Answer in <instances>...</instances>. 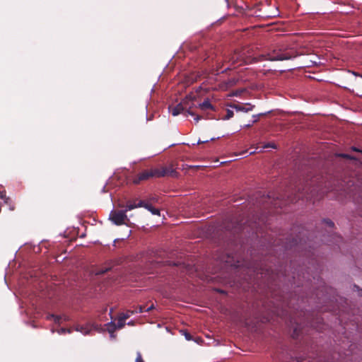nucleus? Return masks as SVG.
Segmentation results:
<instances>
[{"instance_id":"nucleus-1","label":"nucleus","mask_w":362,"mask_h":362,"mask_svg":"<svg viewBox=\"0 0 362 362\" xmlns=\"http://www.w3.org/2000/svg\"><path fill=\"white\" fill-rule=\"evenodd\" d=\"M197 107H199L200 111H203L204 102L197 101L196 95H194L193 96L189 95L186 97L176 106H169V110L173 116H177L181 113L184 114L185 116L190 115L194 117L195 123H197L202 118L201 113L198 112L197 110H194V108Z\"/></svg>"},{"instance_id":"nucleus-2","label":"nucleus","mask_w":362,"mask_h":362,"mask_svg":"<svg viewBox=\"0 0 362 362\" xmlns=\"http://www.w3.org/2000/svg\"><path fill=\"white\" fill-rule=\"evenodd\" d=\"M167 175L177 177V173L175 170L173 169L172 167H161L160 168L146 170L139 173L134 179L133 182L137 185L141 181L147 180L151 177H161Z\"/></svg>"},{"instance_id":"nucleus-3","label":"nucleus","mask_w":362,"mask_h":362,"mask_svg":"<svg viewBox=\"0 0 362 362\" xmlns=\"http://www.w3.org/2000/svg\"><path fill=\"white\" fill-rule=\"evenodd\" d=\"M298 54L293 49H274L267 54H262L260 57L263 60L269 61H283L288 60L297 57Z\"/></svg>"},{"instance_id":"nucleus-4","label":"nucleus","mask_w":362,"mask_h":362,"mask_svg":"<svg viewBox=\"0 0 362 362\" xmlns=\"http://www.w3.org/2000/svg\"><path fill=\"white\" fill-rule=\"evenodd\" d=\"M261 222H263V220L259 218L258 225H259ZM248 227L250 228L252 233H255L257 236H258L257 223L256 221L251 223L248 221L245 222H243L242 221H237L235 223L234 226L232 227L227 226L226 228L227 230L232 231L233 233H239L244 232V230L248 231Z\"/></svg>"},{"instance_id":"nucleus-5","label":"nucleus","mask_w":362,"mask_h":362,"mask_svg":"<svg viewBox=\"0 0 362 362\" xmlns=\"http://www.w3.org/2000/svg\"><path fill=\"white\" fill-rule=\"evenodd\" d=\"M227 63L229 66L226 69H235L244 63H247L245 53L243 51H235L227 57Z\"/></svg>"},{"instance_id":"nucleus-6","label":"nucleus","mask_w":362,"mask_h":362,"mask_svg":"<svg viewBox=\"0 0 362 362\" xmlns=\"http://www.w3.org/2000/svg\"><path fill=\"white\" fill-rule=\"evenodd\" d=\"M296 192L298 199L303 198L310 199L313 196V189H311L310 183L308 182L302 186H298Z\"/></svg>"},{"instance_id":"nucleus-7","label":"nucleus","mask_w":362,"mask_h":362,"mask_svg":"<svg viewBox=\"0 0 362 362\" xmlns=\"http://www.w3.org/2000/svg\"><path fill=\"white\" fill-rule=\"evenodd\" d=\"M110 218L115 224L122 225L127 220L126 211H112L110 214Z\"/></svg>"},{"instance_id":"nucleus-8","label":"nucleus","mask_w":362,"mask_h":362,"mask_svg":"<svg viewBox=\"0 0 362 362\" xmlns=\"http://www.w3.org/2000/svg\"><path fill=\"white\" fill-rule=\"evenodd\" d=\"M252 269L254 272L257 273V274H260L262 277L265 279V280L268 282L275 280L273 272L269 269L262 267L258 268L257 267H253Z\"/></svg>"},{"instance_id":"nucleus-9","label":"nucleus","mask_w":362,"mask_h":362,"mask_svg":"<svg viewBox=\"0 0 362 362\" xmlns=\"http://www.w3.org/2000/svg\"><path fill=\"white\" fill-rule=\"evenodd\" d=\"M98 329V325L97 324H90L88 323L85 325H77L76 327V330L83 333L86 335L90 333L92 330H96Z\"/></svg>"},{"instance_id":"nucleus-10","label":"nucleus","mask_w":362,"mask_h":362,"mask_svg":"<svg viewBox=\"0 0 362 362\" xmlns=\"http://www.w3.org/2000/svg\"><path fill=\"white\" fill-rule=\"evenodd\" d=\"M139 206L146 209L148 211L151 212L153 215L160 216V211L158 209L154 208L151 203L146 202V201L140 200L139 202Z\"/></svg>"},{"instance_id":"nucleus-11","label":"nucleus","mask_w":362,"mask_h":362,"mask_svg":"<svg viewBox=\"0 0 362 362\" xmlns=\"http://www.w3.org/2000/svg\"><path fill=\"white\" fill-rule=\"evenodd\" d=\"M238 80L236 79L235 78H231L226 81H223V82H221V83H219L218 88L221 90H227V89L235 86L236 83H238Z\"/></svg>"},{"instance_id":"nucleus-12","label":"nucleus","mask_w":362,"mask_h":362,"mask_svg":"<svg viewBox=\"0 0 362 362\" xmlns=\"http://www.w3.org/2000/svg\"><path fill=\"white\" fill-rule=\"evenodd\" d=\"M230 107L235 109L237 111L247 112L252 110L253 107L250 104H233L229 105Z\"/></svg>"},{"instance_id":"nucleus-13","label":"nucleus","mask_w":362,"mask_h":362,"mask_svg":"<svg viewBox=\"0 0 362 362\" xmlns=\"http://www.w3.org/2000/svg\"><path fill=\"white\" fill-rule=\"evenodd\" d=\"M122 206L124 207V206ZM137 207H140L139 206V203L137 204H136L134 203H132V202H128L127 203V205L125 206V210L124 211H126V212H127V211L132 210V209H134L135 208H137Z\"/></svg>"},{"instance_id":"nucleus-14","label":"nucleus","mask_w":362,"mask_h":362,"mask_svg":"<svg viewBox=\"0 0 362 362\" xmlns=\"http://www.w3.org/2000/svg\"><path fill=\"white\" fill-rule=\"evenodd\" d=\"M106 325H107V331L110 334H112L117 329L116 324L112 322L107 323Z\"/></svg>"},{"instance_id":"nucleus-15","label":"nucleus","mask_w":362,"mask_h":362,"mask_svg":"<svg viewBox=\"0 0 362 362\" xmlns=\"http://www.w3.org/2000/svg\"><path fill=\"white\" fill-rule=\"evenodd\" d=\"M112 269V267H104L100 269H98L95 274L96 275H102V274H104L105 273H107L108 271H110V269Z\"/></svg>"},{"instance_id":"nucleus-16","label":"nucleus","mask_w":362,"mask_h":362,"mask_svg":"<svg viewBox=\"0 0 362 362\" xmlns=\"http://www.w3.org/2000/svg\"><path fill=\"white\" fill-rule=\"evenodd\" d=\"M125 319H123V317L119 315L117 324L116 325L117 329H122L125 325Z\"/></svg>"},{"instance_id":"nucleus-17","label":"nucleus","mask_w":362,"mask_h":362,"mask_svg":"<svg viewBox=\"0 0 362 362\" xmlns=\"http://www.w3.org/2000/svg\"><path fill=\"white\" fill-rule=\"evenodd\" d=\"M233 115H234L233 111L231 110L227 109L226 113L224 116L222 117V119H229L232 118L233 117Z\"/></svg>"},{"instance_id":"nucleus-18","label":"nucleus","mask_w":362,"mask_h":362,"mask_svg":"<svg viewBox=\"0 0 362 362\" xmlns=\"http://www.w3.org/2000/svg\"><path fill=\"white\" fill-rule=\"evenodd\" d=\"M134 313V310H127L124 313H121L120 315L123 317V319H128Z\"/></svg>"},{"instance_id":"nucleus-19","label":"nucleus","mask_w":362,"mask_h":362,"mask_svg":"<svg viewBox=\"0 0 362 362\" xmlns=\"http://www.w3.org/2000/svg\"><path fill=\"white\" fill-rule=\"evenodd\" d=\"M145 310L146 308L144 305H138L134 311V313H141L145 312Z\"/></svg>"},{"instance_id":"nucleus-20","label":"nucleus","mask_w":362,"mask_h":362,"mask_svg":"<svg viewBox=\"0 0 362 362\" xmlns=\"http://www.w3.org/2000/svg\"><path fill=\"white\" fill-rule=\"evenodd\" d=\"M323 222L325 223V224L330 229H332L334 226V223L333 221H332L331 220L329 219H325L323 221Z\"/></svg>"},{"instance_id":"nucleus-21","label":"nucleus","mask_w":362,"mask_h":362,"mask_svg":"<svg viewBox=\"0 0 362 362\" xmlns=\"http://www.w3.org/2000/svg\"><path fill=\"white\" fill-rule=\"evenodd\" d=\"M48 319H53L54 322L59 323L61 320V317L55 315H50L47 317Z\"/></svg>"},{"instance_id":"nucleus-22","label":"nucleus","mask_w":362,"mask_h":362,"mask_svg":"<svg viewBox=\"0 0 362 362\" xmlns=\"http://www.w3.org/2000/svg\"><path fill=\"white\" fill-rule=\"evenodd\" d=\"M210 110H214V106L210 103L209 100H205V112Z\"/></svg>"},{"instance_id":"nucleus-23","label":"nucleus","mask_w":362,"mask_h":362,"mask_svg":"<svg viewBox=\"0 0 362 362\" xmlns=\"http://www.w3.org/2000/svg\"><path fill=\"white\" fill-rule=\"evenodd\" d=\"M135 362H145L144 360L143 359L141 352H139V351H138L136 353V357L135 359Z\"/></svg>"},{"instance_id":"nucleus-24","label":"nucleus","mask_w":362,"mask_h":362,"mask_svg":"<svg viewBox=\"0 0 362 362\" xmlns=\"http://www.w3.org/2000/svg\"><path fill=\"white\" fill-rule=\"evenodd\" d=\"M206 69H205V73H206ZM209 80H210V76H206L205 75V88H204L205 91H206L208 89H209V88H210V87H206V86H207V85H208L209 83H211V82L209 81Z\"/></svg>"},{"instance_id":"nucleus-25","label":"nucleus","mask_w":362,"mask_h":362,"mask_svg":"<svg viewBox=\"0 0 362 362\" xmlns=\"http://www.w3.org/2000/svg\"><path fill=\"white\" fill-rule=\"evenodd\" d=\"M297 245H298V240L296 239H295V240H293V241L289 245H286L285 246V248L286 249L291 248L293 246H295Z\"/></svg>"},{"instance_id":"nucleus-26","label":"nucleus","mask_w":362,"mask_h":362,"mask_svg":"<svg viewBox=\"0 0 362 362\" xmlns=\"http://www.w3.org/2000/svg\"><path fill=\"white\" fill-rule=\"evenodd\" d=\"M158 202V197L156 196H151L150 197L146 202Z\"/></svg>"},{"instance_id":"nucleus-27","label":"nucleus","mask_w":362,"mask_h":362,"mask_svg":"<svg viewBox=\"0 0 362 362\" xmlns=\"http://www.w3.org/2000/svg\"><path fill=\"white\" fill-rule=\"evenodd\" d=\"M340 156L342 158H344L350 159V160H356L355 157L350 156L349 154H346V153H341V154H340Z\"/></svg>"},{"instance_id":"nucleus-28","label":"nucleus","mask_w":362,"mask_h":362,"mask_svg":"<svg viewBox=\"0 0 362 362\" xmlns=\"http://www.w3.org/2000/svg\"><path fill=\"white\" fill-rule=\"evenodd\" d=\"M340 156L342 158H344L350 159V160H356L355 157L350 156L349 154H346V153H341V154H340Z\"/></svg>"},{"instance_id":"nucleus-29","label":"nucleus","mask_w":362,"mask_h":362,"mask_svg":"<svg viewBox=\"0 0 362 362\" xmlns=\"http://www.w3.org/2000/svg\"><path fill=\"white\" fill-rule=\"evenodd\" d=\"M294 323L296 324V327L294 328L293 334L298 336V328H299V322L296 320H294Z\"/></svg>"},{"instance_id":"nucleus-30","label":"nucleus","mask_w":362,"mask_h":362,"mask_svg":"<svg viewBox=\"0 0 362 362\" xmlns=\"http://www.w3.org/2000/svg\"><path fill=\"white\" fill-rule=\"evenodd\" d=\"M0 198L1 199H4L5 202H7V201L9 199L8 197H6V192H2L1 194H0Z\"/></svg>"},{"instance_id":"nucleus-31","label":"nucleus","mask_w":362,"mask_h":362,"mask_svg":"<svg viewBox=\"0 0 362 362\" xmlns=\"http://www.w3.org/2000/svg\"><path fill=\"white\" fill-rule=\"evenodd\" d=\"M332 239H334V240H332V243H338L341 240V238L339 236L333 235Z\"/></svg>"},{"instance_id":"nucleus-32","label":"nucleus","mask_w":362,"mask_h":362,"mask_svg":"<svg viewBox=\"0 0 362 362\" xmlns=\"http://www.w3.org/2000/svg\"><path fill=\"white\" fill-rule=\"evenodd\" d=\"M184 334L187 340L189 341L192 339V336L189 332L185 331Z\"/></svg>"},{"instance_id":"nucleus-33","label":"nucleus","mask_w":362,"mask_h":362,"mask_svg":"<svg viewBox=\"0 0 362 362\" xmlns=\"http://www.w3.org/2000/svg\"><path fill=\"white\" fill-rule=\"evenodd\" d=\"M263 148H275L276 146L274 144H272V143H268L267 144H265Z\"/></svg>"},{"instance_id":"nucleus-34","label":"nucleus","mask_w":362,"mask_h":362,"mask_svg":"<svg viewBox=\"0 0 362 362\" xmlns=\"http://www.w3.org/2000/svg\"><path fill=\"white\" fill-rule=\"evenodd\" d=\"M153 308H154L153 305H151L150 307L146 308L145 312H149V311L152 310Z\"/></svg>"},{"instance_id":"nucleus-35","label":"nucleus","mask_w":362,"mask_h":362,"mask_svg":"<svg viewBox=\"0 0 362 362\" xmlns=\"http://www.w3.org/2000/svg\"><path fill=\"white\" fill-rule=\"evenodd\" d=\"M66 332H69V333H71V330L70 329H67L66 330V329H63V328L61 329V333H65Z\"/></svg>"},{"instance_id":"nucleus-36","label":"nucleus","mask_w":362,"mask_h":362,"mask_svg":"<svg viewBox=\"0 0 362 362\" xmlns=\"http://www.w3.org/2000/svg\"><path fill=\"white\" fill-rule=\"evenodd\" d=\"M195 341H196V342H197L198 344H202V338H201V337H197V338L196 339V340H195Z\"/></svg>"},{"instance_id":"nucleus-37","label":"nucleus","mask_w":362,"mask_h":362,"mask_svg":"<svg viewBox=\"0 0 362 362\" xmlns=\"http://www.w3.org/2000/svg\"><path fill=\"white\" fill-rule=\"evenodd\" d=\"M352 150L354 151H357V152H361L362 153V151L359 150L358 148H357L356 147H352Z\"/></svg>"},{"instance_id":"nucleus-38","label":"nucleus","mask_w":362,"mask_h":362,"mask_svg":"<svg viewBox=\"0 0 362 362\" xmlns=\"http://www.w3.org/2000/svg\"><path fill=\"white\" fill-rule=\"evenodd\" d=\"M324 241H326V239H324ZM327 243H328V244H331V243H332V240H327Z\"/></svg>"},{"instance_id":"nucleus-39","label":"nucleus","mask_w":362,"mask_h":362,"mask_svg":"<svg viewBox=\"0 0 362 362\" xmlns=\"http://www.w3.org/2000/svg\"><path fill=\"white\" fill-rule=\"evenodd\" d=\"M215 72H216V73H215V74H214V75H218V69H216Z\"/></svg>"},{"instance_id":"nucleus-40","label":"nucleus","mask_w":362,"mask_h":362,"mask_svg":"<svg viewBox=\"0 0 362 362\" xmlns=\"http://www.w3.org/2000/svg\"><path fill=\"white\" fill-rule=\"evenodd\" d=\"M202 142L200 141V139H199L198 141V144H202Z\"/></svg>"},{"instance_id":"nucleus-41","label":"nucleus","mask_w":362,"mask_h":362,"mask_svg":"<svg viewBox=\"0 0 362 362\" xmlns=\"http://www.w3.org/2000/svg\"><path fill=\"white\" fill-rule=\"evenodd\" d=\"M2 192L0 191V194Z\"/></svg>"}]
</instances>
